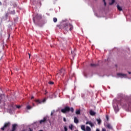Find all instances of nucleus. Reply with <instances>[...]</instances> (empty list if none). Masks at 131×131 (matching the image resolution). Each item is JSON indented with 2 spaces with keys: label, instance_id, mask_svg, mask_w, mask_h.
<instances>
[{
  "label": "nucleus",
  "instance_id": "obj_1",
  "mask_svg": "<svg viewBox=\"0 0 131 131\" xmlns=\"http://www.w3.org/2000/svg\"><path fill=\"white\" fill-rule=\"evenodd\" d=\"M65 74V70L64 69H61L56 75V77H61V76H64Z\"/></svg>",
  "mask_w": 131,
  "mask_h": 131
},
{
  "label": "nucleus",
  "instance_id": "obj_2",
  "mask_svg": "<svg viewBox=\"0 0 131 131\" xmlns=\"http://www.w3.org/2000/svg\"><path fill=\"white\" fill-rule=\"evenodd\" d=\"M11 125V123L10 122H6L4 124L3 127H2L1 129V130H5V129H6V128H8V127H10V126Z\"/></svg>",
  "mask_w": 131,
  "mask_h": 131
},
{
  "label": "nucleus",
  "instance_id": "obj_3",
  "mask_svg": "<svg viewBox=\"0 0 131 131\" xmlns=\"http://www.w3.org/2000/svg\"><path fill=\"white\" fill-rule=\"evenodd\" d=\"M40 19H41V15L37 14L36 15H34L33 21L35 23V20H40Z\"/></svg>",
  "mask_w": 131,
  "mask_h": 131
},
{
  "label": "nucleus",
  "instance_id": "obj_4",
  "mask_svg": "<svg viewBox=\"0 0 131 131\" xmlns=\"http://www.w3.org/2000/svg\"><path fill=\"white\" fill-rule=\"evenodd\" d=\"M70 111V107L69 106H66L64 108L61 110L62 113H67Z\"/></svg>",
  "mask_w": 131,
  "mask_h": 131
},
{
  "label": "nucleus",
  "instance_id": "obj_5",
  "mask_svg": "<svg viewBox=\"0 0 131 131\" xmlns=\"http://www.w3.org/2000/svg\"><path fill=\"white\" fill-rule=\"evenodd\" d=\"M64 27H69V30L70 31H71L72 29H73V27L70 24H68L67 23H65L64 25Z\"/></svg>",
  "mask_w": 131,
  "mask_h": 131
},
{
  "label": "nucleus",
  "instance_id": "obj_6",
  "mask_svg": "<svg viewBox=\"0 0 131 131\" xmlns=\"http://www.w3.org/2000/svg\"><path fill=\"white\" fill-rule=\"evenodd\" d=\"M117 76H119V77H124V78H126V74H122V73H118Z\"/></svg>",
  "mask_w": 131,
  "mask_h": 131
},
{
  "label": "nucleus",
  "instance_id": "obj_7",
  "mask_svg": "<svg viewBox=\"0 0 131 131\" xmlns=\"http://www.w3.org/2000/svg\"><path fill=\"white\" fill-rule=\"evenodd\" d=\"M46 121H47V117H44L43 119L40 120L39 123L40 124H42V123H46Z\"/></svg>",
  "mask_w": 131,
  "mask_h": 131
},
{
  "label": "nucleus",
  "instance_id": "obj_8",
  "mask_svg": "<svg viewBox=\"0 0 131 131\" xmlns=\"http://www.w3.org/2000/svg\"><path fill=\"white\" fill-rule=\"evenodd\" d=\"M105 127L108 128V129H113V127L110 124H107V125H105Z\"/></svg>",
  "mask_w": 131,
  "mask_h": 131
},
{
  "label": "nucleus",
  "instance_id": "obj_9",
  "mask_svg": "<svg viewBox=\"0 0 131 131\" xmlns=\"http://www.w3.org/2000/svg\"><path fill=\"white\" fill-rule=\"evenodd\" d=\"M114 109L115 112H116V113H117V112H118V111H119L118 105H117L116 106H114Z\"/></svg>",
  "mask_w": 131,
  "mask_h": 131
},
{
  "label": "nucleus",
  "instance_id": "obj_10",
  "mask_svg": "<svg viewBox=\"0 0 131 131\" xmlns=\"http://www.w3.org/2000/svg\"><path fill=\"white\" fill-rule=\"evenodd\" d=\"M65 24H61V28H63V29H65L66 30H68V29L69 28V27H65L64 26V25Z\"/></svg>",
  "mask_w": 131,
  "mask_h": 131
},
{
  "label": "nucleus",
  "instance_id": "obj_11",
  "mask_svg": "<svg viewBox=\"0 0 131 131\" xmlns=\"http://www.w3.org/2000/svg\"><path fill=\"white\" fill-rule=\"evenodd\" d=\"M4 98H5V95L4 94L0 95V103H2V100H3V99H4Z\"/></svg>",
  "mask_w": 131,
  "mask_h": 131
},
{
  "label": "nucleus",
  "instance_id": "obj_12",
  "mask_svg": "<svg viewBox=\"0 0 131 131\" xmlns=\"http://www.w3.org/2000/svg\"><path fill=\"white\" fill-rule=\"evenodd\" d=\"M86 124H90V125L91 126V127H93L94 126V124L92 123L91 121H88L86 122Z\"/></svg>",
  "mask_w": 131,
  "mask_h": 131
},
{
  "label": "nucleus",
  "instance_id": "obj_13",
  "mask_svg": "<svg viewBox=\"0 0 131 131\" xmlns=\"http://www.w3.org/2000/svg\"><path fill=\"white\" fill-rule=\"evenodd\" d=\"M90 115H91L92 116H94V115H96V113L94 111H93L92 110H91L90 111Z\"/></svg>",
  "mask_w": 131,
  "mask_h": 131
},
{
  "label": "nucleus",
  "instance_id": "obj_14",
  "mask_svg": "<svg viewBox=\"0 0 131 131\" xmlns=\"http://www.w3.org/2000/svg\"><path fill=\"white\" fill-rule=\"evenodd\" d=\"M79 122L78 119H77L76 117H75L74 119V122H75V123H78Z\"/></svg>",
  "mask_w": 131,
  "mask_h": 131
},
{
  "label": "nucleus",
  "instance_id": "obj_15",
  "mask_svg": "<svg viewBox=\"0 0 131 131\" xmlns=\"http://www.w3.org/2000/svg\"><path fill=\"white\" fill-rule=\"evenodd\" d=\"M90 66L91 67H97V66H99V64L91 63Z\"/></svg>",
  "mask_w": 131,
  "mask_h": 131
},
{
  "label": "nucleus",
  "instance_id": "obj_16",
  "mask_svg": "<svg viewBox=\"0 0 131 131\" xmlns=\"http://www.w3.org/2000/svg\"><path fill=\"white\" fill-rule=\"evenodd\" d=\"M81 129L83 131H85V126L84 125H82L81 126Z\"/></svg>",
  "mask_w": 131,
  "mask_h": 131
},
{
  "label": "nucleus",
  "instance_id": "obj_17",
  "mask_svg": "<svg viewBox=\"0 0 131 131\" xmlns=\"http://www.w3.org/2000/svg\"><path fill=\"white\" fill-rule=\"evenodd\" d=\"M91 130H92V129H91V127L87 126L86 127V128L85 129V131H91Z\"/></svg>",
  "mask_w": 131,
  "mask_h": 131
},
{
  "label": "nucleus",
  "instance_id": "obj_18",
  "mask_svg": "<svg viewBox=\"0 0 131 131\" xmlns=\"http://www.w3.org/2000/svg\"><path fill=\"white\" fill-rule=\"evenodd\" d=\"M117 9L118 11H122V8L121 7L119 6V5H117Z\"/></svg>",
  "mask_w": 131,
  "mask_h": 131
},
{
  "label": "nucleus",
  "instance_id": "obj_19",
  "mask_svg": "<svg viewBox=\"0 0 131 131\" xmlns=\"http://www.w3.org/2000/svg\"><path fill=\"white\" fill-rule=\"evenodd\" d=\"M35 102H36V103H38V104H41V101H40L39 99H36Z\"/></svg>",
  "mask_w": 131,
  "mask_h": 131
},
{
  "label": "nucleus",
  "instance_id": "obj_20",
  "mask_svg": "<svg viewBox=\"0 0 131 131\" xmlns=\"http://www.w3.org/2000/svg\"><path fill=\"white\" fill-rule=\"evenodd\" d=\"M96 121H97L98 124H101V122H102V121L100 119H96Z\"/></svg>",
  "mask_w": 131,
  "mask_h": 131
},
{
  "label": "nucleus",
  "instance_id": "obj_21",
  "mask_svg": "<svg viewBox=\"0 0 131 131\" xmlns=\"http://www.w3.org/2000/svg\"><path fill=\"white\" fill-rule=\"evenodd\" d=\"M76 114H77V115H78L80 114V110H76Z\"/></svg>",
  "mask_w": 131,
  "mask_h": 131
},
{
  "label": "nucleus",
  "instance_id": "obj_22",
  "mask_svg": "<svg viewBox=\"0 0 131 131\" xmlns=\"http://www.w3.org/2000/svg\"><path fill=\"white\" fill-rule=\"evenodd\" d=\"M69 127L70 128V129H71V130H72L73 128V125L71 124L69 126Z\"/></svg>",
  "mask_w": 131,
  "mask_h": 131
},
{
  "label": "nucleus",
  "instance_id": "obj_23",
  "mask_svg": "<svg viewBox=\"0 0 131 131\" xmlns=\"http://www.w3.org/2000/svg\"><path fill=\"white\" fill-rule=\"evenodd\" d=\"M70 111L73 113L74 112V109L73 108V107L70 108Z\"/></svg>",
  "mask_w": 131,
  "mask_h": 131
},
{
  "label": "nucleus",
  "instance_id": "obj_24",
  "mask_svg": "<svg viewBox=\"0 0 131 131\" xmlns=\"http://www.w3.org/2000/svg\"><path fill=\"white\" fill-rule=\"evenodd\" d=\"M115 3V0H112V3H110V6H112V5H113V4H114Z\"/></svg>",
  "mask_w": 131,
  "mask_h": 131
},
{
  "label": "nucleus",
  "instance_id": "obj_25",
  "mask_svg": "<svg viewBox=\"0 0 131 131\" xmlns=\"http://www.w3.org/2000/svg\"><path fill=\"white\" fill-rule=\"evenodd\" d=\"M15 13L16 12H15V10H13L10 12V14H11V15H15Z\"/></svg>",
  "mask_w": 131,
  "mask_h": 131
},
{
  "label": "nucleus",
  "instance_id": "obj_26",
  "mask_svg": "<svg viewBox=\"0 0 131 131\" xmlns=\"http://www.w3.org/2000/svg\"><path fill=\"white\" fill-rule=\"evenodd\" d=\"M57 20H58L57 19V18L56 17L53 18V21L55 23H56V22H57Z\"/></svg>",
  "mask_w": 131,
  "mask_h": 131
},
{
  "label": "nucleus",
  "instance_id": "obj_27",
  "mask_svg": "<svg viewBox=\"0 0 131 131\" xmlns=\"http://www.w3.org/2000/svg\"><path fill=\"white\" fill-rule=\"evenodd\" d=\"M46 101H47V99L46 98H45L41 101V103H45V102H46Z\"/></svg>",
  "mask_w": 131,
  "mask_h": 131
},
{
  "label": "nucleus",
  "instance_id": "obj_28",
  "mask_svg": "<svg viewBox=\"0 0 131 131\" xmlns=\"http://www.w3.org/2000/svg\"><path fill=\"white\" fill-rule=\"evenodd\" d=\"M64 131H67L68 130V129H67V127L66 126H64Z\"/></svg>",
  "mask_w": 131,
  "mask_h": 131
},
{
  "label": "nucleus",
  "instance_id": "obj_29",
  "mask_svg": "<svg viewBox=\"0 0 131 131\" xmlns=\"http://www.w3.org/2000/svg\"><path fill=\"white\" fill-rule=\"evenodd\" d=\"M31 108V106H30V105H28V106H27V108L28 110H30Z\"/></svg>",
  "mask_w": 131,
  "mask_h": 131
},
{
  "label": "nucleus",
  "instance_id": "obj_30",
  "mask_svg": "<svg viewBox=\"0 0 131 131\" xmlns=\"http://www.w3.org/2000/svg\"><path fill=\"white\" fill-rule=\"evenodd\" d=\"M128 109H129V107H130V106H131V103L130 102L128 103Z\"/></svg>",
  "mask_w": 131,
  "mask_h": 131
},
{
  "label": "nucleus",
  "instance_id": "obj_31",
  "mask_svg": "<svg viewBox=\"0 0 131 131\" xmlns=\"http://www.w3.org/2000/svg\"><path fill=\"white\" fill-rule=\"evenodd\" d=\"M103 2H104V6H106L107 5V3H106V1H105V0H103Z\"/></svg>",
  "mask_w": 131,
  "mask_h": 131
},
{
  "label": "nucleus",
  "instance_id": "obj_32",
  "mask_svg": "<svg viewBox=\"0 0 131 131\" xmlns=\"http://www.w3.org/2000/svg\"><path fill=\"white\" fill-rule=\"evenodd\" d=\"M49 84H54V82L50 81L49 82Z\"/></svg>",
  "mask_w": 131,
  "mask_h": 131
},
{
  "label": "nucleus",
  "instance_id": "obj_33",
  "mask_svg": "<svg viewBox=\"0 0 131 131\" xmlns=\"http://www.w3.org/2000/svg\"><path fill=\"white\" fill-rule=\"evenodd\" d=\"M16 108H18V109H19V108H21V106L20 105H16Z\"/></svg>",
  "mask_w": 131,
  "mask_h": 131
},
{
  "label": "nucleus",
  "instance_id": "obj_34",
  "mask_svg": "<svg viewBox=\"0 0 131 131\" xmlns=\"http://www.w3.org/2000/svg\"><path fill=\"white\" fill-rule=\"evenodd\" d=\"M102 131H106V129L105 128H103L102 129Z\"/></svg>",
  "mask_w": 131,
  "mask_h": 131
},
{
  "label": "nucleus",
  "instance_id": "obj_35",
  "mask_svg": "<svg viewBox=\"0 0 131 131\" xmlns=\"http://www.w3.org/2000/svg\"><path fill=\"white\" fill-rule=\"evenodd\" d=\"M63 121H64V122H66V118H63Z\"/></svg>",
  "mask_w": 131,
  "mask_h": 131
},
{
  "label": "nucleus",
  "instance_id": "obj_36",
  "mask_svg": "<svg viewBox=\"0 0 131 131\" xmlns=\"http://www.w3.org/2000/svg\"><path fill=\"white\" fill-rule=\"evenodd\" d=\"M29 131H33V130L32 129H31L30 128H29Z\"/></svg>",
  "mask_w": 131,
  "mask_h": 131
},
{
  "label": "nucleus",
  "instance_id": "obj_37",
  "mask_svg": "<svg viewBox=\"0 0 131 131\" xmlns=\"http://www.w3.org/2000/svg\"><path fill=\"white\" fill-rule=\"evenodd\" d=\"M46 93H45V95H47V94H48V92L47 91H45Z\"/></svg>",
  "mask_w": 131,
  "mask_h": 131
},
{
  "label": "nucleus",
  "instance_id": "obj_38",
  "mask_svg": "<svg viewBox=\"0 0 131 131\" xmlns=\"http://www.w3.org/2000/svg\"><path fill=\"white\" fill-rule=\"evenodd\" d=\"M3 4L1 2H0V6H2Z\"/></svg>",
  "mask_w": 131,
  "mask_h": 131
},
{
  "label": "nucleus",
  "instance_id": "obj_39",
  "mask_svg": "<svg viewBox=\"0 0 131 131\" xmlns=\"http://www.w3.org/2000/svg\"><path fill=\"white\" fill-rule=\"evenodd\" d=\"M28 55H29V58H30V54L29 53Z\"/></svg>",
  "mask_w": 131,
  "mask_h": 131
},
{
  "label": "nucleus",
  "instance_id": "obj_40",
  "mask_svg": "<svg viewBox=\"0 0 131 131\" xmlns=\"http://www.w3.org/2000/svg\"><path fill=\"white\" fill-rule=\"evenodd\" d=\"M31 99H34V97L32 96V97H31Z\"/></svg>",
  "mask_w": 131,
  "mask_h": 131
},
{
  "label": "nucleus",
  "instance_id": "obj_41",
  "mask_svg": "<svg viewBox=\"0 0 131 131\" xmlns=\"http://www.w3.org/2000/svg\"><path fill=\"white\" fill-rule=\"evenodd\" d=\"M96 131H100V129H96Z\"/></svg>",
  "mask_w": 131,
  "mask_h": 131
},
{
  "label": "nucleus",
  "instance_id": "obj_42",
  "mask_svg": "<svg viewBox=\"0 0 131 131\" xmlns=\"http://www.w3.org/2000/svg\"><path fill=\"white\" fill-rule=\"evenodd\" d=\"M51 115H53V113H51Z\"/></svg>",
  "mask_w": 131,
  "mask_h": 131
},
{
  "label": "nucleus",
  "instance_id": "obj_43",
  "mask_svg": "<svg viewBox=\"0 0 131 131\" xmlns=\"http://www.w3.org/2000/svg\"><path fill=\"white\" fill-rule=\"evenodd\" d=\"M129 74H130L131 72H128Z\"/></svg>",
  "mask_w": 131,
  "mask_h": 131
},
{
  "label": "nucleus",
  "instance_id": "obj_44",
  "mask_svg": "<svg viewBox=\"0 0 131 131\" xmlns=\"http://www.w3.org/2000/svg\"><path fill=\"white\" fill-rule=\"evenodd\" d=\"M106 118H107V119H108V116H106Z\"/></svg>",
  "mask_w": 131,
  "mask_h": 131
},
{
  "label": "nucleus",
  "instance_id": "obj_45",
  "mask_svg": "<svg viewBox=\"0 0 131 131\" xmlns=\"http://www.w3.org/2000/svg\"><path fill=\"white\" fill-rule=\"evenodd\" d=\"M33 106H34V103L33 104Z\"/></svg>",
  "mask_w": 131,
  "mask_h": 131
},
{
  "label": "nucleus",
  "instance_id": "obj_46",
  "mask_svg": "<svg viewBox=\"0 0 131 131\" xmlns=\"http://www.w3.org/2000/svg\"><path fill=\"white\" fill-rule=\"evenodd\" d=\"M39 131H43V130H39Z\"/></svg>",
  "mask_w": 131,
  "mask_h": 131
},
{
  "label": "nucleus",
  "instance_id": "obj_47",
  "mask_svg": "<svg viewBox=\"0 0 131 131\" xmlns=\"http://www.w3.org/2000/svg\"><path fill=\"white\" fill-rule=\"evenodd\" d=\"M0 91H2V89L0 88Z\"/></svg>",
  "mask_w": 131,
  "mask_h": 131
}]
</instances>
